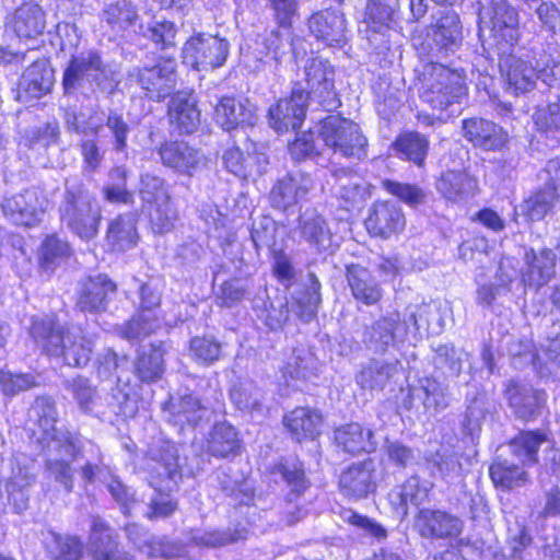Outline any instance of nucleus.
I'll return each instance as SVG.
<instances>
[{"mask_svg":"<svg viewBox=\"0 0 560 560\" xmlns=\"http://www.w3.org/2000/svg\"><path fill=\"white\" fill-rule=\"evenodd\" d=\"M30 335L49 357L62 359L73 368L85 366L93 353V342L81 328L61 325L55 317H33Z\"/></svg>","mask_w":560,"mask_h":560,"instance_id":"nucleus-1","label":"nucleus"},{"mask_svg":"<svg viewBox=\"0 0 560 560\" xmlns=\"http://www.w3.org/2000/svg\"><path fill=\"white\" fill-rule=\"evenodd\" d=\"M152 460L149 482L154 492L149 498L144 516L156 521L171 517L178 508V501L171 492L176 491L183 480L186 458L179 456L174 445L166 444Z\"/></svg>","mask_w":560,"mask_h":560,"instance_id":"nucleus-2","label":"nucleus"},{"mask_svg":"<svg viewBox=\"0 0 560 560\" xmlns=\"http://www.w3.org/2000/svg\"><path fill=\"white\" fill-rule=\"evenodd\" d=\"M58 213L61 225L80 240L90 242L98 235L102 208L82 179L72 177L65 180Z\"/></svg>","mask_w":560,"mask_h":560,"instance_id":"nucleus-3","label":"nucleus"},{"mask_svg":"<svg viewBox=\"0 0 560 560\" xmlns=\"http://www.w3.org/2000/svg\"><path fill=\"white\" fill-rule=\"evenodd\" d=\"M107 79V66L98 51L90 49L71 55L63 70V93L90 98Z\"/></svg>","mask_w":560,"mask_h":560,"instance_id":"nucleus-4","label":"nucleus"},{"mask_svg":"<svg viewBox=\"0 0 560 560\" xmlns=\"http://www.w3.org/2000/svg\"><path fill=\"white\" fill-rule=\"evenodd\" d=\"M422 81L425 88L422 98L434 109L443 112L454 104H459L466 96L467 89L462 74L443 63L425 65Z\"/></svg>","mask_w":560,"mask_h":560,"instance_id":"nucleus-5","label":"nucleus"},{"mask_svg":"<svg viewBox=\"0 0 560 560\" xmlns=\"http://www.w3.org/2000/svg\"><path fill=\"white\" fill-rule=\"evenodd\" d=\"M318 138L334 154L355 160L368 155V139L360 126L339 115H329L320 121Z\"/></svg>","mask_w":560,"mask_h":560,"instance_id":"nucleus-6","label":"nucleus"},{"mask_svg":"<svg viewBox=\"0 0 560 560\" xmlns=\"http://www.w3.org/2000/svg\"><path fill=\"white\" fill-rule=\"evenodd\" d=\"M128 80L137 84L144 95L154 102L171 96L176 85V63L172 60L153 66L135 67L128 72Z\"/></svg>","mask_w":560,"mask_h":560,"instance_id":"nucleus-7","label":"nucleus"},{"mask_svg":"<svg viewBox=\"0 0 560 560\" xmlns=\"http://www.w3.org/2000/svg\"><path fill=\"white\" fill-rule=\"evenodd\" d=\"M450 401L447 384L430 376L420 378L417 384L408 388V394L402 399V407L421 416L427 412H439L448 407Z\"/></svg>","mask_w":560,"mask_h":560,"instance_id":"nucleus-8","label":"nucleus"},{"mask_svg":"<svg viewBox=\"0 0 560 560\" xmlns=\"http://www.w3.org/2000/svg\"><path fill=\"white\" fill-rule=\"evenodd\" d=\"M229 50L230 44L225 38L198 34L185 44L184 58L197 70H213L225 63Z\"/></svg>","mask_w":560,"mask_h":560,"instance_id":"nucleus-9","label":"nucleus"},{"mask_svg":"<svg viewBox=\"0 0 560 560\" xmlns=\"http://www.w3.org/2000/svg\"><path fill=\"white\" fill-rule=\"evenodd\" d=\"M48 200L36 188L5 197L1 203L3 215L13 224L32 228L42 221Z\"/></svg>","mask_w":560,"mask_h":560,"instance_id":"nucleus-10","label":"nucleus"},{"mask_svg":"<svg viewBox=\"0 0 560 560\" xmlns=\"http://www.w3.org/2000/svg\"><path fill=\"white\" fill-rule=\"evenodd\" d=\"M503 394L514 417L524 422L537 420L547 406V394L544 389L520 381L510 380Z\"/></svg>","mask_w":560,"mask_h":560,"instance_id":"nucleus-11","label":"nucleus"},{"mask_svg":"<svg viewBox=\"0 0 560 560\" xmlns=\"http://www.w3.org/2000/svg\"><path fill=\"white\" fill-rule=\"evenodd\" d=\"M409 335L408 320L399 313H389L365 326L363 342L370 350L384 353L389 347H395L397 342H404Z\"/></svg>","mask_w":560,"mask_h":560,"instance_id":"nucleus-12","label":"nucleus"},{"mask_svg":"<svg viewBox=\"0 0 560 560\" xmlns=\"http://www.w3.org/2000/svg\"><path fill=\"white\" fill-rule=\"evenodd\" d=\"M310 100L316 101L327 112L338 108L341 104L334 86L335 70L328 60L313 58L305 67Z\"/></svg>","mask_w":560,"mask_h":560,"instance_id":"nucleus-13","label":"nucleus"},{"mask_svg":"<svg viewBox=\"0 0 560 560\" xmlns=\"http://www.w3.org/2000/svg\"><path fill=\"white\" fill-rule=\"evenodd\" d=\"M499 67L504 78L505 91L513 95L524 94L532 91L538 75L537 67L533 66L532 59L527 54H508L502 55L499 60Z\"/></svg>","mask_w":560,"mask_h":560,"instance_id":"nucleus-14","label":"nucleus"},{"mask_svg":"<svg viewBox=\"0 0 560 560\" xmlns=\"http://www.w3.org/2000/svg\"><path fill=\"white\" fill-rule=\"evenodd\" d=\"M310 95L301 85L292 89L291 95L280 98L269 108V124L278 132L300 128L305 119Z\"/></svg>","mask_w":560,"mask_h":560,"instance_id":"nucleus-15","label":"nucleus"},{"mask_svg":"<svg viewBox=\"0 0 560 560\" xmlns=\"http://www.w3.org/2000/svg\"><path fill=\"white\" fill-rule=\"evenodd\" d=\"M479 3L480 23L489 24L491 30L509 44L516 43L520 36L516 9L508 0H480Z\"/></svg>","mask_w":560,"mask_h":560,"instance_id":"nucleus-16","label":"nucleus"},{"mask_svg":"<svg viewBox=\"0 0 560 560\" xmlns=\"http://www.w3.org/2000/svg\"><path fill=\"white\" fill-rule=\"evenodd\" d=\"M296 232L317 254L331 255L339 246L326 219L314 208L299 215Z\"/></svg>","mask_w":560,"mask_h":560,"instance_id":"nucleus-17","label":"nucleus"},{"mask_svg":"<svg viewBox=\"0 0 560 560\" xmlns=\"http://www.w3.org/2000/svg\"><path fill=\"white\" fill-rule=\"evenodd\" d=\"M521 269V281L525 289L538 292L556 276L557 255L550 248L525 252Z\"/></svg>","mask_w":560,"mask_h":560,"instance_id":"nucleus-18","label":"nucleus"},{"mask_svg":"<svg viewBox=\"0 0 560 560\" xmlns=\"http://www.w3.org/2000/svg\"><path fill=\"white\" fill-rule=\"evenodd\" d=\"M415 528L422 538L447 539L462 533L463 522L443 510L420 509L415 516Z\"/></svg>","mask_w":560,"mask_h":560,"instance_id":"nucleus-19","label":"nucleus"},{"mask_svg":"<svg viewBox=\"0 0 560 560\" xmlns=\"http://www.w3.org/2000/svg\"><path fill=\"white\" fill-rule=\"evenodd\" d=\"M429 34L440 54L455 52L462 45L463 33L459 15L452 9L439 11L432 16Z\"/></svg>","mask_w":560,"mask_h":560,"instance_id":"nucleus-20","label":"nucleus"},{"mask_svg":"<svg viewBox=\"0 0 560 560\" xmlns=\"http://www.w3.org/2000/svg\"><path fill=\"white\" fill-rule=\"evenodd\" d=\"M308 30L317 39L330 47H342L347 43V24L342 12L325 9L311 15Z\"/></svg>","mask_w":560,"mask_h":560,"instance_id":"nucleus-21","label":"nucleus"},{"mask_svg":"<svg viewBox=\"0 0 560 560\" xmlns=\"http://www.w3.org/2000/svg\"><path fill=\"white\" fill-rule=\"evenodd\" d=\"M92 560H133V557L119 549L109 525L100 516H92L89 539Z\"/></svg>","mask_w":560,"mask_h":560,"instance_id":"nucleus-22","label":"nucleus"},{"mask_svg":"<svg viewBox=\"0 0 560 560\" xmlns=\"http://www.w3.org/2000/svg\"><path fill=\"white\" fill-rule=\"evenodd\" d=\"M213 118L226 131L254 126L257 120L256 106L246 98L222 97L214 107Z\"/></svg>","mask_w":560,"mask_h":560,"instance_id":"nucleus-23","label":"nucleus"},{"mask_svg":"<svg viewBox=\"0 0 560 560\" xmlns=\"http://www.w3.org/2000/svg\"><path fill=\"white\" fill-rule=\"evenodd\" d=\"M52 83L54 71L47 60H36L21 77L18 85L16 100L22 103L38 100L50 92Z\"/></svg>","mask_w":560,"mask_h":560,"instance_id":"nucleus-24","label":"nucleus"},{"mask_svg":"<svg viewBox=\"0 0 560 560\" xmlns=\"http://www.w3.org/2000/svg\"><path fill=\"white\" fill-rule=\"evenodd\" d=\"M375 472V463L371 458L351 465L339 477L342 493L353 499L365 498L376 488Z\"/></svg>","mask_w":560,"mask_h":560,"instance_id":"nucleus-25","label":"nucleus"},{"mask_svg":"<svg viewBox=\"0 0 560 560\" xmlns=\"http://www.w3.org/2000/svg\"><path fill=\"white\" fill-rule=\"evenodd\" d=\"M314 187L310 175L288 174L278 179L269 192V202L273 208L285 210L298 203Z\"/></svg>","mask_w":560,"mask_h":560,"instance_id":"nucleus-26","label":"nucleus"},{"mask_svg":"<svg viewBox=\"0 0 560 560\" xmlns=\"http://www.w3.org/2000/svg\"><path fill=\"white\" fill-rule=\"evenodd\" d=\"M198 101L192 91H179L172 95L167 115L179 133L190 135L200 125Z\"/></svg>","mask_w":560,"mask_h":560,"instance_id":"nucleus-27","label":"nucleus"},{"mask_svg":"<svg viewBox=\"0 0 560 560\" xmlns=\"http://www.w3.org/2000/svg\"><path fill=\"white\" fill-rule=\"evenodd\" d=\"M366 230L374 236L383 238L402 231L405 217L401 209L390 201H377L364 221Z\"/></svg>","mask_w":560,"mask_h":560,"instance_id":"nucleus-28","label":"nucleus"},{"mask_svg":"<svg viewBox=\"0 0 560 560\" xmlns=\"http://www.w3.org/2000/svg\"><path fill=\"white\" fill-rule=\"evenodd\" d=\"M167 343L160 341L151 343L138 351L132 363V373L140 383L151 384L159 382L165 372L164 354Z\"/></svg>","mask_w":560,"mask_h":560,"instance_id":"nucleus-29","label":"nucleus"},{"mask_svg":"<svg viewBox=\"0 0 560 560\" xmlns=\"http://www.w3.org/2000/svg\"><path fill=\"white\" fill-rule=\"evenodd\" d=\"M115 292L116 284L106 275L91 277L82 284L77 307L81 312H103L107 307L108 299Z\"/></svg>","mask_w":560,"mask_h":560,"instance_id":"nucleus-30","label":"nucleus"},{"mask_svg":"<svg viewBox=\"0 0 560 560\" xmlns=\"http://www.w3.org/2000/svg\"><path fill=\"white\" fill-rule=\"evenodd\" d=\"M346 279L353 299L374 305L382 299V289L371 271L360 264L346 265Z\"/></svg>","mask_w":560,"mask_h":560,"instance_id":"nucleus-31","label":"nucleus"},{"mask_svg":"<svg viewBox=\"0 0 560 560\" xmlns=\"http://www.w3.org/2000/svg\"><path fill=\"white\" fill-rule=\"evenodd\" d=\"M168 421L180 430L196 428L207 413V408L192 394L172 396L164 405Z\"/></svg>","mask_w":560,"mask_h":560,"instance_id":"nucleus-32","label":"nucleus"},{"mask_svg":"<svg viewBox=\"0 0 560 560\" xmlns=\"http://www.w3.org/2000/svg\"><path fill=\"white\" fill-rule=\"evenodd\" d=\"M399 372L397 360L370 359L355 375V382L363 390L382 392Z\"/></svg>","mask_w":560,"mask_h":560,"instance_id":"nucleus-33","label":"nucleus"},{"mask_svg":"<svg viewBox=\"0 0 560 560\" xmlns=\"http://www.w3.org/2000/svg\"><path fill=\"white\" fill-rule=\"evenodd\" d=\"M435 188L444 199L457 203L475 196L478 182L465 171L448 170L436 179Z\"/></svg>","mask_w":560,"mask_h":560,"instance_id":"nucleus-34","label":"nucleus"},{"mask_svg":"<svg viewBox=\"0 0 560 560\" xmlns=\"http://www.w3.org/2000/svg\"><path fill=\"white\" fill-rule=\"evenodd\" d=\"M464 137L475 147L485 150H499L508 139L502 127L482 118H470L463 121Z\"/></svg>","mask_w":560,"mask_h":560,"instance_id":"nucleus-35","label":"nucleus"},{"mask_svg":"<svg viewBox=\"0 0 560 560\" xmlns=\"http://www.w3.org/2000/svg\"><path fill=\"white\" fill-rule=\"evenodd\" d=\"M523 464L497 456L489 467V476L494 487L501 490H514L530 483L532 478Z\"/></svg>","mask_w":560,"mask_h":560,"instance_id":"nucleus-36","label":"nucleus"},{"mask_svg":"<svg viewBox=\"0 0 560 560\" xmlns=\"http://www.w3.org/2000/svg\"><path fill=\"white\" fill-rule=\"evenodd\" d=\"M497 412L495 404L486 392H477L472 397L466 398V408L462 416V431L471 438L481 432L488 417Z\"/></svg>","mask_w":560,"mask_h":560,"instance_id":"nucleus-37","label":"nucleus"},{"mask_svg":"<svg viewBox=\"0 0 560 560\" xmlns=\"http://www.w3.org/2000/svg\"><path fill=\"white\" fill-rule=\"evenodd\" d=\"M334 440L339 447L350 454L371 453L376 448L372 430L363 428L357 422L337 428L334 432Z\"/></svg>","mask_w":560,"mask_h":560,"instance_id":"nucleus-38","label":"nucleus"},{"mask_svg":"<svg viewBox=\"0 0 560 560\" xmlns=\"http://www.w3.org/2000/svg\"><path fill=\"white\" fill-rule=\"evenodd\" d=\"M163 165L183 174H190L199 163V152L185 141H167L159 149Z\"/></svg>","mask_w":560,"mask_h":560,"instance_id":"nucleus-39","label":"nucleus"},{"mask_svg":"<svg viewBox=\"0 0 560 560\" xmlns=\"http://www.w3.org/2000/svg\"><path fill=\"white\" fill-rule=\"evenodd\" d=\"M547 442L548 435L542 430H522L509 441L508 447L523 466H533L538 464V451Z\"/></svg>","mask_w":560,"mask_h":560,"instance_id":"nucleus-40","label":"nucleus"},{"mask_svg":"<svg viewBox=\"0 0 560 560\" xmlns=\"http://www.w3.org/2000/svg\"><path fill=\"white\" fill-rule=\"evenodd\" d=\"M431 489V482L420 480L418 476H411L402 485L390 491L389 500L396 510L402 516H406L408 514V505H420L428 499Z\"/></svg>","mask_w":560,"mask_h":560,"instance_id":"nucleus-41","label":"nucleus"},{"mask_svg":"<svg viewBox=\"0 0 560 560\" xmlns=\"http://www.w3.org/2000/svg\"><path fill=\"white\" fill-rule=\"evenodd\" d=\"M12 26L19 37L35 38L45 31V13L37 3H24L14 11Z\"/></svg>","mask_w":560,"mask_h":560,"instance_id":"nucleus-42","label":"nucleus"},{"mask_svg":"<svg viewBox=\"0 0 560 560\" xmlns=\"http://www.w3.org/2000/svg\"><path fill=\"white\" fill-rule=\"evenodd\" d=\"M283 423L292 438L301 442L305 439H314L319 434L322 415L317 410L299 407L284 416Z\"/></svg>","mask_w":560,"mask_h":560,"instance_id":"nucleus-43","label":"nucleus"},{"mask_svg":"<svg viewBox=\"0 0 560 560\" xmlns=\"http://www.w3.org/2000/svg\"><path fill=\"white\" fill-rule=\"evenodd\" d=\"M137 219L133 213L120 214L108 224L106 240L114 249L128 250L137 245L139 240Z\"/></svg>","mask_w":560,"mask_h":560,"instance_id":"nucleus-44","label":"nucleus"},{"mask_svg":"<svg viewBox=\"0 0 560 560\" xmlns=\"http://www.w3.org/2000/svg\"><path fill=\"white\" fill-rule=\"evenodd\" d=\"M34 476L20 466L12 470V476L5 481L8 504L13 513L22 514L30 504V488Z\"/></svg>","mask_w":560,"mask_h":560,"instance_id":"nucleus-45","label":"nucleus"},{"mask_svg":"<svg viewBox=\"0 0 560 560\" xmlns=\"http://www.w3.org/2000/svg\"><path fill=\"white\" fill-rule=\"evenodd\" d=\"M241 440L235 428L226 422L215 423L207 440V452L220 458L238 454Z\"/></svg>","mask_w":560,"mask_h":560,"instance_id":"nucleus-46","label":"nucleus"},{"mask_svg":"<svg viewBox=\"0 0 560 560\" xmlns=\"http://www.w3.org/2000/svg\"><path fill=\"white\" fill-rule=\"evenodd\" d=\"M65 128L69 132H74L83 137H100L104 129L101 119L96 120L95 113L85 116L77 105L61 106Z\"/></svg>","mask_w":560,"mask_h":560,"instance_id":"nucleus-47","label":"nucleus"},{"mask_svg":"<svg viewBox=\"0 0 560 560\" xmlns=\"http://www.w3.org/2000/svg\"><path fill=\"white\" fill-rule=\"evenodd\" d=\"M72 254L69 242L51 234L45 237L39 247V267L45 272L54 271Z\"/></svg>","mask_w":560,"mask_h":560,"instance_id":"nucleus-48","label":"nucleus"},{"mask_svg":"<svg viewBox=\"0 0 560 560\" xmlns=\"http://www.w3.org/2000/svg\"><path fill=\"white\" fill-rule=\"evenodd\" d=\"M44 440L47 441L49 452L70 456L73 460L81 455L84 446L82 436L66 427L56 428L45 435Z\"/></svg>","mask_w":560,"mask_h":560,"instance_id":"nucleus-49","label":"nucleus"},{"mask_svg":"<svg viewBox=\"0 0 560 560\" xmlns=\"http://www.w3.org/2000/svg\"><path fill=\"white\" fill-rule=\"evenodd\" d=\"M410 325V334L415 337L422 331L436 334L443 328L440 307L435 303L421 304L408 316H404Z\"/></svg>","mask_w":560,"mask_h":560,"instance_id":"nucleus-50","label":"nucleus"},{"mask_svg":"<svg viewBox=\"0 0 560 560\" xmlns=\"http://www.w3.org/2000/svg\"><path fill=\"white\" fill-rule=\"evenodd\" d=\"M305 290L293 298L292 311L303 322L308 323L315 316L320 304V282L314 272H310Z\"/></svg>","mask_w":560,"mask_h":560,"instance_id":"nucleus-51","label":"nucleus"},{"mask_svg":"<svg viewBox=\"0 0 560 560\" xmlns=\"http://www.w3.org/2000/svg\"><path fill=\"white\" fill-rule=\"evenodd\" d=\"M250 238L256 250L266 248L272 253L282 248L279 242V226L273 219L268 215H260L253 221Z\"/></svg>","mask_w":560,"mask_h":560,"instance_id":"nucleus-52","label":"nucleus"},{"mask_svg":"<svg viewBox=\"0 0 560 560\" xmlns=\"http://www.w3.org/2000/svg\"><path fill=\"white\" fill-rule=\"evenodd\" d=\"M560 194L553 188L539 187L521 206L522 213L530 221H539L550 213L558 202Z\"/></svg>","mask_w":560,"mask_h":560,"instance_id":"nucleus-53","label":"nucleus"},{"mask_svg":"<svg viewBox=\"0 0 560 560\" xmlns=\"http://www.w3.org/2000/svg\"><path fill=\"white\" fill-rule=\"evenodd\" d=\"M394 150L401 158L422 166L428 153V139L417 131L406 132L399 136L393 143Z\"/></svg>","mask_w":560,"mask_h":560,"instance_id":"nucleus-54","label":"nucleus"},{"mask_svg":"<svg viewBox=\"0 0 560 560\" xmlns=\"http://www.w3.org/2000/svg\"><path fill=\"white\" fill-rule=\"evenodd\" d=\"M219 488L229 497H234L240 504H248L253 500L249 485L231 467H220L214 472Z\"/></svg>","mask_w":560,"mask_h":560,"instance_id":"nucleus-55","label":"nucleus"},{"mask_svg":"<svg viewBox=\"0 0 560 560\" xmlns=\"http://www.w3.org/2000/svg\"><path fill=\"white\" fill-rule=\"evenodd\" d=\"M161 328V320L154 313L139 312L119 326L120 336L128 341L142 340Z\"/></svg>","mask_w":560,"mask_h":560,"instance_id":"nucleus-56","label":"nucleus"},{"mask_svg":"<svg viewBox=\"0 0 560 560\" xmlns=\"http://www.w3.org/2000/svg\"><path fill=\"white\" fill-rule=\"evenodd\" d=\"M231 400L243 412H261L264 407V393L252 381L234 385L230 393Z\"/></svg>","mask_w":560,"mask_h":560,"instance_id":"nucleus-57","label":"nucleus"},{"mask_svg":"<svg viewBox=\"0 0 560 560\" xmlns=\"http://www.w3.org/2000/svg\"><path fill=\"white\" fill-rule=\"evenodd\" d=\"M102 21H105L112 30L125 31L135 26L139 20L137 9L131 2L120 0L107 4L101 14Z\"/></svg>","mask_w":560,"mask_h":560,"instance_id":"nucleus-58","label":"nucleus"},{"mask_svg":"<svg viewBox=\"0 0 560 560\" xmlns=\"http://www.w3.org/2000/svg\"><path fill=\"white\" fill-rule=\"evenodd\" d=\"M275 474L280 475L289 489L287 495L301 498L311 486V481L305 475L304 465L300 460H285L281 463L275 468Z\"/></svg>","mask_w":560,"mask_h":560,"instance_id":"nucleus-59","label":"nucleus"},{"mask_svg":"<svg viewBox=\"0 0 560 560\" xmlns=\"http://www.w3.org/2000/svg\"><path fill=\"white\" fill-rule=\"evenodd\" d=\"M28 420L43 430L44 436L57 427L58 411L55 400L49 396H39L28 409Z\"/></svg>","mask_w":560,"mask_h":560,"instance_id":"nucleus-60","label":"nucleus"},{"mask_svg":"<svg viewBox=\"0 0 560 560\" xmlns=\"http://www.w3.org/2000/svg\"><path fill=\"white\" fill-rule=\"evenodd\" d=\"M513 282V276L504 271L503 264L500 265L495 281L487 284H482L477 290V301L479 304L491 306L499 299L505 298L511 292V283Z\"/></svg>","mask_w":560,"mask_h":560,"instance_id":"nucleus-61","label":"nucleus"},{"mask_svg":"<svg viewBox=\"0 0 560 560\" xmlns=\"http://www.w3.org/2000/svg\"><path fill=\"white\" fill-rule=\"evenodd\" d=\"M532 118L538 132L547 136L560 132V96L546 105L537 106Z\"/></svg>","mask_w":560,"mask_h":560,"instance_id":"nucleus-62","label":"nucleus"},{"mask_svg":"<svg viewBox=\"0 0 560 560\" xmlns=\"http://www.w3.org/2000/svg\"><path fill=\"white\" fill-rule=\"evenodd\" d=\"M47 548L52 560H80L83 555V544L74 536L54 534Z\"/></svg>","mask_w":560,"mask_h":560,"instance_id":"nucleus-63","label":"nucleus"},{"mask_svg":"<svg viewBox=\"0 0 560 560\" xmlns=\"http://www.w3.org/2000/svg\"><path fill=\"white\" fill-rule=\"evenodd\" d=\"M178 221V212L172 200L158 202L150 210V224L155 234H165L171 232Z\"/></svg>","mask_w":560,"mask_h":560,"instance_id":"nucleus-64","label":"nucleus"}]
</instances>
